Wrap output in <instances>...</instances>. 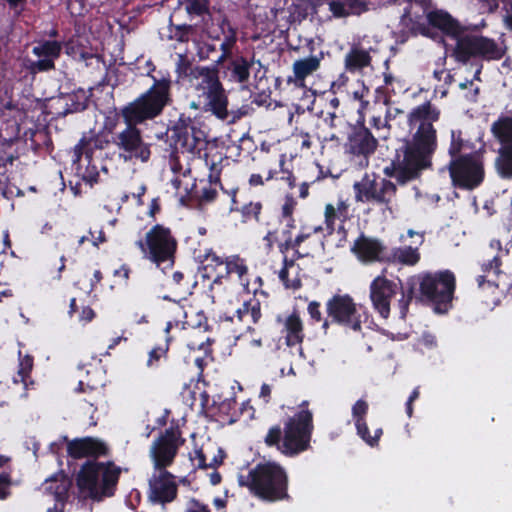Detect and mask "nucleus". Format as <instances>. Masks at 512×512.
Segmentation results:
<instances>
[{
    "label": "nucleus",
    "mask_w": 512,
    "mask_h": 512,
    "mask_svg": "<svg viewBox=\"0 0 512 512\" xmlns=\"http://www.w3.org/2000/svg\"><path fill=\"white\" fill-rule=\"evenodd\" d=\"M440 115V109L429 100L411 109L407 115L411 136L396 150L390 164L383 169L386 177L405 185L432 169L433 156L438 148L434 123L440 119Z\"/></svg>",
    "instance_id": "nucleus-1"
},
{
    "label": "nucleus",
    "mask_w": 512,
    "mask_h": 512,
    "mask_svg": "<svg viewBox=\"0 0 512 512\" xmlns=\"http://www.w3.org/2000/svg\"><path fill=\"white\" fill-rule=\"evenodd\" d=\"M152 78L154 82L147 91L120 108L119 114L126 127L112 136V143L124 153L125 159H135L142 163L150 160L152 144L144 141L138 125L159 117L171 101L170 79Z\"/></svg>",
    "instance_id": "nucleus-2"
},
{
    "label": "nucleus",
    "mask_w": 512,
    "mask_h": 512,
    "mask_svg": "<svg viewBox=\"0 0 512 512\" xmlns=\"http://www.w3.org/2000/svg\"><path fill=\"white\" fill-rule=\"evenodd\" d=\"M419 289L420 298L431 304L437 313H446L452 308L456 288V278L452 271L443 270L407 278L401 285V298L398 300L400 317L404 319L411 301L416 298Z\"/></svg>",
    "instance_id": "nucleus-3"
},
{
    "label": "nucleus",
    "mask_w": 512,
    "mask_h": 512,
    "mask_svg": "<svg viewBox=\"0 0 512 512\" xmlns=\"http://www.w3.org/2000/svg\"><path fill=\"white\" fill-rule=\"evenodd\" d=\"M313 431V413L308 402L303 401L298 410L283 420V428L276 424L268 429L264 442L268 447H276L283 455L294 457L311 448Z\"/></svg>",
    "instance_id": "nucleus-4"
},
{
    "label": "nucleus",
    "mask_w": 512,
    "mask_h": 512,
    "mask_svg": "<svg viewBox=\"0 0 512 512\" xmlns=\"http://www.w3.org/2000/svg\"><path fill=\"white\" fill-rule=\"evenodd\" d=\"M238 483L264 502L274 503L289 498L288 473L283 466L273 461L256 464L246 475L238 476Z\"/></svg>",
    "instance_id": "nucleus-5"
},
{
    "label": "nucleus",
    "mask_w": 512,
    "mask_h": 512,
    "mask_svg": "<svg viewBox=\"0 0 512 512\" xmlns=\"http://www.w3.org/2000/svg\"><path fill=\"white\" fill-rule=\"evenodd\" d=\"M196 77L200 81L196 85V90L200 92L199 97L204 99L203 109L210 112L216 118L222 121L234 123L245 113L239 112L233 114L229 119L228 95L219 78V68L217 66H198L195 68Z\"/></svg>",
    "instance_id": "nucleus-6"
},
{
    "label": "nucleus",
    "mask_w": 512,
    "mask_h": 512,
    "mask_svg": "<svg viewBox=\"0 0 512 512\" xmlns=\"http://www.w3.org/2000/svg\"><path fill=\"white\" fill-rule=\"evenodd\" d=\"M143 257L164 271L175 264L178 241L169 227L163 224L153 225L144 239L136 241Z\"/></svg>",
    "instance_id": "nucleus-7"
},
{
    "label": "nucleus",
    "mask_w": 512,
    "mask_h": 512,
    "mask_svg": "<svg viewBox=\"0 0 512 512\" xmlns=\"http://www.w3.org/2000/svg\"><path fill=\"white\" fill-rule=\"evenodd\" d=\"M199 258L204 271L203 276L211 278L214 275L212 284H223L235 275L240 285L248 288L249 267L245 258L238 254L220 256L213 249H207Z\"/></svg>",
    "instance_id": "nucleus-8"
},
{
    "label": "nucleus",
    "mask_w": 512,
    "mask_h": 512,
    "mask_svg": "<svg viewBox=\"0 0 512 512\" xmlns=\"http://www.w3.org/2000/svg\"><path fill=\"white\" fill-rule=\"evenodd\" d=\"M327 317L322 323L326 331L331 324L360 332L362 324L368 321V313L358 306L349 294H334L326 302Z\"/></svg>",
    "instance_id": "nucleus-9"
},
{
    "label": "nucleus",
    "mask_w": 512,
    "mask_h": 512,
    "mask_svg": "<svg viewBox=\"0 0 512 512\" xmlns=\"http://www.w3.org/2000/svg\"><path fill=\"white\" fill-rule=\"evenodd\" d=\"M505 50L492 38L463 32L456 40L452 56L459 63L466 64L470 60L498 61Z\"/></svg>",
    "instance_id": "nucleus-10"
},
{
    "label": "nucleus",
    "mask_w": 512,
    "mask_h": 512,
    "mask_svg": "<svg viewBox=\"0 0 512 512\" xmlns=\"http://www.w3.org/2000/svg\"><path fill=\"white\" fill-rule=\"evenodd\" d=\"M199 125L200 123L195 117L181 113L177 120L171 122L169 130L171 140L181 148L182 153L186 152L192 157L204 159L208 141L205 131Z\"/></svg>",
    "instance_id": "nucleus-11"
},
{
    "label": "nucleus",
    "mask_w": 512,
    "mask_h": 512,
    "mask_svg": "<svg viewBox=\"0 0 512 512\" xmlns=\"http://www.w3.org/2000/svg\"><path fill=\"white\" fill-rule=\"evenodd\" d=\"M447 170L454 188L473 191L485 180L484 157L478 152H467L463 157L450 160Z\"/></svg>",
    "instance_id": "nucleus-12"
},
{
    "label": "nucleus",
    "mask_w": 512,
    "mask_h": 512,
    "mask_svg": "<svg viewBox=\"0 0 512 512\" xmlns=\"http://www.w3.org/2000/svg\"><path fill=\"white\" fill-rule=\"evenodd\" d=\"M355 200L362 203H371L383 206L385 210L392 211V203L397 194V186L392 181L376 175L365 173L360 181L353 184Z\"/></svg>",
    "instance_id": "nucleus-13"
},
{
    "label": "nucleus",
    "mask_w": 512,
    "mask_h": 512,
    "mask_svg": "<svg viewBox=\"0 0 512 512\" xmlns=\"http://www.w3.org/2000/svg\"><path fill=\"white\" fill-rule=\"evenodd\" d=\"M180 432L172 427L165 429L150 447V458L155 471H167L178 454L184 440L179 441Z\"/></svg>",
    "instance_id": "nucleus-14"
},
{
    "label": "nucleus",
    "mask_w": 512,
    "mask_h": 512,
    "mask_svg": "<svg viewBox=\"0 0 512 512\" xmlns=\"http://www.w3.org/2000/svg\"><path fill=\"white\" fill-rule=\"evenodd\" d=\"M295 228V221H287L280 232V237L275 239L280 253H288L290 249H303L309 242L311 248L318 246L317 241L313 239V235L320 233L321 225L301 224L298 232L294 234L293 230Z\"/></svg>",
    "instance_id": "nucleus-15"
},
{
    "label": "nucleus",
    "mask_w": 512,
    "mask_h": 512,
    "mask_svg": "<svg viewBox=\"0 0 512 512\" xmlns=\"http://www.w3.org/2000/svg\"><path fill=\"white\" fill-rule=\"evenodd\" d=\"M378 140L370 129L365 126V118L361 116L357 123L351 126L345 144L346 151L354 156L368 158L376 151Z\"/></svg>",
    "instance_id": "nucleus-16"
},
{
    "label": "nucleus",
    "mask_w": 512,
    "mask_h": 512,
    "mask_svg": "<svg viewBox=\"0 0 512 512\" xmlns=\"http://www.w3.org/2000/svg\"><path fill=\"white\" fill-rule=\"evenodd\" d=\"M324 222L321 225L322 230L319 234H323L322 239L317 241L318 245L324 247L327 237L332 236L335 231L338 233H346L344 224L349 220V204L346 200L338 199L337 202L327 203L324 207Z\"/></svg>",
    "instance_id": "nucleus-17"
},
{
    "label": "nucleus",
    "mask_w": 512,
    "mask_h": 512,
    "mask_svg": "<svg viewBox=\"0 0 512 512\" xmlns=\"http://www.w3.org/2000/svg\"><path fill=\"white\" fill-rule=\"evenodd\" d=\"M403 284L400 280L396 283L384 276H378L371 282L370 299L374 309L382 318L387 319L389 317L391 299L397 294Z\"/></svg>",
    "instance_id": "nucleus-18"
},
{
    "label": "nucleus",
    "mask_w": 512,
    "mask_h": 512,
    "mask_svg": "<svg viewBox=\"0 0 512 512\" xmlns=\"http://www.w3.org/2000/svg\"><path fill=\"white\" fill-rule=\"evenodd\" d=\"M103 467L104 463L88 460L81 466L76 476V485L79 491L86 493L94 501H100L98 483Z\"/></svg>",
    "instance_id": "nucleus-19"
},
{
    "label": "nucleus",
    "mask_w": 512,
    "mask_h": 512,
    "mask_svg": "<svg viewBox=\"0 0 512 512\" xmlns=\"http://www.w3.org/2000/svg\"><path fill=\"white\" fill-rule=\"evenodd\" d=\"M351 251L364 262H387L388 248L379 240L366 237L363 233L354 241Z\"/></svg>",
    "instance_id": "nucleus-20"
},
{
    "label": "nucleus",
    "mask_w": 512,
    "mask_h": 512,
    "mask_svg": "<svg viewBox=\"0 0 512 512\" xmlns=\"http://www.w3.org/2000/svg\"><path fill=\"white\" fill-rule=\"evenodd\" d=\"M149 481L150 495L154 502L165 504L172 502L177 496V485L169 471H158Z\"/></svg>",
    "instance_id": "nucleus-21"
},
{
    "label": "nucleus",
    "mask_w": 512,
    "mask_h": 512,
    "mask_svg": "<svg viewBox=\"0 0 512 512\" xmlns=\"http://www.w3.org/2000/svg\"><path fill=\"white\" fill-rule=\"evenodd\" d=\"M369 410L367 401L359 399L352 406V417L354 420L357 435L370 447H377L379 445L380 438L383 435V429L377 428L374 431V435L370 434L366 416Z\"/></svg>",
    "instance_id": "nucleus-22"
},
{
    "label": "nucleus",
    "mask_w": 512,
    "mask_h": 512,
    "mask_svg": "<svg viewBox=\"0 0 512 512\" xmlns=\"http://www.w3.org/2000/svg\"><path fill=\"white\" fill-rule=\"evenodd\" d=\"M254 64V56L247 58L243 55H236L220 64L224 76L229 82L245 84L250 79V71Z\"/></svg>",
    "instance_id": "nucleus-23"
},
{
    "label": "nucleus",
    "mask_w": 512,
    "mask_h": 512,
    "mask_svg": "<svg viewBox=\"0 0 512 512\" xmlns=\"http://www.w3.org/2000/svg\"><path fill=\"white\" fill-rule=\"evenodd\" d=\"M427 22L433 28L439 29L444 35L454 40H457L463 32H466L465 26L443 10L430 11L427 14Z\"/></svg>",
    "instance_id": "nucleus-24"
},
{
    "label": "nucleus",
    "mask_w": 512,
    "mask_h": 512,
    "mask_svg": "<svg viewBox=\"0 0 512 512\" xmlns=\"http://www.w3.org/2000/svg\"><path fill=\"white\" fill-rule=\"evenodd\" d=\"M107 452L106 445L92 437L74 439L67 444V453L74 459L84 457H98L105 455Z\"/></svg>",
    "instance_id": "nucleus-25"
},
{
    "label": "nucleus",
    "mask_w": 512,
    "mask_h": 512,
    "mask_svg": "<svg viewBox=\"0 0 512 512\" xmlns=\"http://www.w3.org/2000/svg\"><path fill=\"white\" fill-rule=\"evenodd\" d=\"M410 10H404L400 18L398 30L393 32L394 39L398 44L406 43L411 37L418 34L428 36L429 28L425 21L415 20L410 15Z\"/></svg>",
    "instance_id": "nucleus-26"
},
{
    "label": "nucleus",
    "mask_w": 512,
    "mask_h": 512,
    "mask_svg": "<svg viewBox=\"0 0 512 512\" xmlns=\"http://www.w3.org/2000/svg\"><path fill=\"white\" fill-rule=\"evenodd\" d=\"M335 18L360 16L369 10V0H322Z\"/></svg>",
    "instance_id": "nucleus-27"
},
{
    "label": "nucleus",
    "mask_w": 512,
    "mask_h": 512,
    "mask_svg": "<svg viewBox=\"0 0 512 512\" xmlns=\"http://www.w3.org/2000/svg\"><path fill=\"white\" fill-rule=\"evenodd\" d=\"M110 142L102 133H95L94 131H90L88 134L84 133L74 147V157H77V160H81L83 156L85 158L93 157L95 150L106 148Z\"/></svg>",
    "instance_id": "nucleus-28"
},
{
    "label": "nucleus",
    "mask_w": 512,
    "mask_h": 512,
    "mask_svg": "<svg viewBox=\"0 0 512 512\" xmlns=\"http://www.w3.org/2000/svg\"><path fill=\"white\" fill-rule=\"evenodd\" d=\"M323 54L313 55L307 58L296 60L293 63L294 77H289L288 82L294 83L297 87H305V80L320 68Z\"/></svg>",
    "instance_id": "nucleus-29"
},
{
    "label": "nucleus",
    "mask_w": 512,
    "mask_h": 512,
    "mask_svg": "<svg viewBox=\"0 0 512 512\" xmlns=\"http://www.w3.org/2000/svg\"><path fill=\"white\" fill-rule=\"evenodd\" d=\"M501 266L502 261L498 255L494 256L488 262L483 263L481 266L483 274L479 275L476 279L478 286L482 288L485 284H487L489 287L500 288V280L505 276V274L501 271Z\"/></svg>",
    "instance_id": "nucleus-30"
},
{
    "label": "nucleus",
    "mask_w": 512,
    "mask_h": 512,
    "mask_svg": "<svg viewBox=\"0 0 512 512\" xmlns=\"http://www.w3.org/2000/svg\"><path fill=\"white\" fill-rule=\"evenodd\" d=\"M282 332L285 334V343L289 347L301 345L304 340V328L300 316L294 312L284 322Z\"/></svg>",
    "instance_id": "nucleus-31"
},
{
    "label": "nucleus",
    "mask_w": 512,
    "mask_h": 512,
    "mask_svg": "<svg viewBox=\"0 0 512 512\" xmlns=\"http://www.w3.org/2000/svg\"><path fill=\"white\" fill-rule=\"evenodd\" d=\"M224 39L220 45L221 54L215 60L212 66L220 67V64H224L228 59L232 57V50L237 42V31L233 28L227 19H224L220 25Z\"/></svg>",
    "instance_id": "nucleus-32"
},
{
    "label": "nucleus",
    "mask_w": 512,
    "mask_h": 512,
    "mask_svg": "<svg viewBox=\"0 0 512 512\" xmlns=\"http://www.w3.org/2000/svg\"><path fill=\"white\" fill-rule=\"evenodd\" d=\"M371 62L372 57L369 51L360 46H352L344 58L345 69L351 73H355L369 67Z\"/></svg>",
    "instance_id": "nucleus-33"
},
{
    "label": "nucleus",
    "mask_w": 512,
    "mask_h": 512,
    "mask_svg": "<svg viewBox=\"0 0 512 512\" xmlns=\"http://www.w3.org/2000/svg\"><path fill=\"white\" fill-rule=\"evenodd\" d=\"M204 162L210 170L208 175L209 185L201 189L199 200L201 203H211L217 197V190L211 185L220 183V169L217 168V163L214 160L209 159L208 153H204Z\"/></svg>",
    "instance_id": "nucleus-34"
},
{
    "label": "nucleus",
    "mask_w": 512,
    "mask_h": 512,
    "mask_svg": "<svg viewBox=\"0 0 512 512\" xmlns=\"http://www.w3.org/2000/svg\"><path fill=\"white\" fill-rule=\"evenodd\" d=\"M121 470L114 464H104L103 470L100 473L101 485L99 486L100 501L104 497H111L115 493L116 485L119 481Z\"/></svg>",
    "instance_id": "nucleus-35"
},
{
    "label": "nucleus",
    "mask_w": 512,
    "mask_h": 512,
    "mask_svg": "<svg viewBox=\"0 0 512 512\" xmlns=\"http://www.w3.org/2000/svg\"><path fill=\"white\" fill-rule=\"evenodd\" d=\"M250 316L253 324H257L262 317L261 303L253 297L247 301H244L242 306L239 307L232 316H228L226 313L221 316L222 320L233 322L234 318L238 321H243L244 317Z\"/></svg>",
    "instance_id": "nucleus-36"
},
{
    "label": "nucleus",
    "mask_w": 512,
    "mask_h": 512,
    "mask_svg": "<svg viewBox=\"0 0 512 512\" xmlns=\"http://www.w3.org/2000/svg\"><path fill=\"white\" fill-rule=\"evenodd\" d=\"M73 165L75 166V174L80 177L84 182L93 185L98 182L99 171L97 165L94 163L93 157L77 160L74 157Z\"/></svg>",
    "instance_id": "nucleus-37"
},
{
    "label": "nucleus",
    "mask_w": 512,
    "mask_h": 512,
    "mask_svg": "<svg viewBox=\"0 0 512 512\" xmlns=\"http://www.w3.org/2000/svg\"><path fill=\"white\" fill-rule=\"evenodd\" d=\"M388 257L387 262H399L405 265H415L420 260L417 247L412 246L388 249Z\"/></svg>",
    "instance_id": "nucleus-38"
},
{
    "label": "nucleus",
    "mask_w": 512,
    "mask_h": 512,
    "mask_svg": "<svg viewBox=\"0 0 512 512\" xmlns=\"http://www.w3.org/2000/svg\"><path fill=\"white\" fill-rule=\"evenodd\" d=\"M495 166L502 178L512 179V143L505 144L499 149Z\"/></svg>",
    "instance_id": "nucleus-39"
},
{
    "label": "nucleus",
    "mask_w": 512,
    "mask_h": 512,
    "mask_svg": "<svg viewBox=\"0 0 512 512\" xmlns=\"http://www.w3.org/2000/svg\"><path fill=\"white\" fill-rule=\"evenodd\" d=\"M32 52L37 57H45L55 62L62 52V43L56 40H45L34 46Z\"/></svg>",
    "instance_id": "nucleus-40"
},
{
    "label": "nucleus",
    "mask_w": 512,
    "mask_h": 512,
    "mask_svg": "<svg viewBox=\"0 0 512 512\" xmlns=\"http://www.w3.org/2000/svg\"><path fill=\"white\" fill-rule=\"evenodd\" d=\"M88 101L89 99L85 90L78 89L65 97L66 108L64 113L68 114L84 111L88 107Z\"/></svg>",
    "instance_id": "nucleus-41"
},
{
    "label": "nucleus",
    "mask_w": 512,
    "mask_h": 512,
    "mask_svg": "<svg viewBox=\"0 0 512 512\" xmlns=\"http://www.w3.org/2000/svg\"><path fill=\"white\" fill-rule=\"evenodd\" d=\"M470 148L468 141L463 138L461 130H451V140L448 147L450 160L465 156L467 154L465 151Z\"/></svg>",
    "instance_id": "nucleus-42"
},
{
    "label": "nucleus",
    "mask_w": 512,
    "mask_h": 512,
    "mask_svg": "<svg viewBox=\"0 0 512 512\" xmlns=\"http://www.w3.org/2000/svg\"><path fill=\"white\" fill-rule=\"evenodd\" d=\"M46 484L45 489L52 493L57 501H65L67 499L70 481L65 476H62L59 481L56 478L47 480Z\"/></svg>",
    "instance_id": "nucleus-43"
},
{
    "label": "nucleus",
    "mask_w": 512,
    "mask_h": 512,
    "mask_svg": "<svg viewBox=\"0 0 512 512\" xmlns=\"http://www.w3.org/2000/svg\"><path fill=\"white\" fill-rule=\"evenodd\" d=\"M492 131L502 143H512V117L501 118L494 122Z\"/></svg>",
    "instance_id": "nucleus-44"
},
{
    "label": "nucleus",
    "mask_w": 512,
    "mask_h": 512,
    "mask_svg": "<svg viewBox=\"0 0 512 512\" xmlns=\"http://www.w3.org/2000/svg\"><path fill=\"white\" fill-rule=\"evenodd\" d=\"M314 249L315 248H311V243L309 242L303 249H290L293 252L291 257H288L287 253H281L283 255L281 268L290 270L296 265L297 260L312 256Z\"/></svg>",
    "instance_id": "nucleus-45"
},
{
    "label": "nucleus",
    "mask_w": 512,
    "mask_h": 512,
    "mask_svg": "<svg viewBox=\"0 0 512 512\" xmlns=\"http://www.w3.org/2000/svg\"><path fill=\"white\" fill-rule=\"evenodd\" d=\"M185 10L190 16L203 17L210 14L209 0H183Z\"/></svg>",
    "instance_id": "nucleus-46"
},
{
    "label": "nucleus",
    "mask_w": 512,
    "mask_h": 512,
    "mask_svg": "<svg viewBox=\"0 0 512 512\" xmlns=\"http://www.w3.org/2000/svg\"><path fill=\"white\" fill-rule=\"evenodd\" d=\"M428 8L429 4L427 0H414L411 1L404 10H410V15L415 20L424 21V18L427 19V14L430 12L428 11Z\"/></svg>",
    "instance_id": "nucleus-47"
},
{
    "label": "nucleus",
    "mask_w": 512,
    "mask_h": 512,
    "mask_svg": "<svg viewBox=\"0 0 512 512\" xmlns=\"http://www.w3.org/2000/svg\"><path fill=\"white\" fill-rule=\"evenodd\" d=\"M172 40H176L180 43H186L189 41L190 34L193 31V27L189 24L170 25Z\"/></svg>",
    "instance_id": "nucleus-48"
},
{
    "label": "nucleus",
    "mask_w": 512,
    "mask_h": 512,
    "mask_svg": "<svg viewBox=\"0 0 512 512\" xmlns=\"http://www.w3.org/2000/svg\"><path fill=\"white\" fill-rule=\"evenodd\" d=\"M169 351V346L166 344L165 346H156L151 349L148 353L147 359V367L149 368H157L159 367V362L162 358H167Z\"/></svg>",
    "instance_id": "nucleus-49"
},
{
    "label": "nucleus",
    "mask_w": 512,
    "mask_h": 512,
    "mask_svg": "<svg viewBox=\"0 0 512 512\" xmlns=\"http://www.w3.org/2000/svg\"><path fill=\"white\" fill-rule=\"evenodd\" d=\"M297 205V200L292 195L287 194L281 207V217L287 221H295L294 212Z\"/></svg>",
    "instance_id": "nucleus-50"
},
{
    "label": "nucleus",
    "mask_w": 512,
    "mask_h": 512,
    "mask_svg": "<svg viewBox=\"0 0 512 512\" xmlns=\"http://www.w3.org/2000/svg\"><path fill=\"white\" fill-rule=\"evenodd\" d=\"M185 274L181 271H174L171 275V282L170 285H172L175 289H177L180 292L183 293H189L190 291V282L185 280Z\"/></svg>",
    "instance_id": "nucleus-51"
},
{
    "label": "nucleus",
    "mask_w": 512,
    "mask_h": 512,
    "mask_svg": "<svg viewBox=\"0 0 512 512\" xmlns=\"http://www.w3.org/2000/svg\"><path fill=\"white\" fill-rule=\"evenodd\" d=\"M278 278L286 289L299 290L302 287V281L297 276L293 279L289 278V270L281 268L278 272Z\"/></svg>",
    "instance_id": "nucleus-52"
},
{
    "label": "nucleus",
    "mask_w": 512,
    "mask_h": 512,
    "mask_svg": "<svg viewBox=\"0 0 512 512\" xmlns=\"http://www.w3.org/2000/svg\"><path fill=\"white\" fill-rule=\"evenodd\" d=\"M262 209V204L260 202H250L248 204H245L241 208V213L245 221L255 219L256 221H259V215Z\"/></svg>",
    "instance_id": "nucleus-53"
},
{
    "label": "nucleus",
    "mask_w": 512,
    "mask_h": 512,
    "mask_svg": "<svg viewBox=\"0 0 512 512\" xmlns=\"http://www.w3.org/2000/svg\"><path fill=\"white\" fill-rule=\"evenodd\" d=\"M40 59L37 61H33L30 65V70L33 73L36 72H46L55 69V62L52 59H48L45 57H39Z\"/></svg>",
    "instance_id": "nucleus-54"
},
{
    "label": "nucleus",
    "mask_w": 512,
    "mask_h": 512,
    "mask_svg": "<svg viewBox=\"0 0 512 512\" xmlns=\"http://www.w3.org/2000/svg\"><path fill=\"white\" fill-rule=\"evenodd\" d=\"M196 316H197V320L193 321V320L189 319L188 313L184 312L185 320L182 321V328L183 329H186V328H201L202 326L207 327V318L204 315V313L202 311H200V312H198L196 314Z\"/></svg>",
    "instance_id": "nucleus-55"
},
{
    "label": "nucleus",
    "mask_w": 512,
    "mask_h": 512,
    "mask_svg": "<svg viewBox=\"0 0 512 512\" xmlns=\"http://www.w3.org/2000/svg\"><path fill=\"white\" fill-rule=\"evenodd\" d=\"M12 478L10 472L0 474V500L7 499L11 494Z\"/></svg>",
    "instance_id": "nucleus-56"
},
{
    "label": "nucleus",
    "mask_w": 512,
    "mask_h": 512,
    "mask_svg": "<svg viewBox=\"0 0 512 512\" xmlns=\"http://www.w3.org/2000/svg\"><path fill=\"white\" fill-rule=\"evenodd\" d=\"M88 235H89V241H91V243L94 247L98 248L100 244L107 242L106 234H105L103 228H101V227L98 229L90 228L88 231Z\"/></svg>",
    "instance_id": "nucleus-57"
},
{
    "label": "nucleus",
    "mask_w": 512,
    "mask_h": 512,
    "mask_svg": "<svg viewBox=\"0 0 512 512\" xmlns=\"http://www.w3.org/2000/svg\"><path fill=\"white\" fill-rule=\"evenodd\" d=\"M33 367V358L31 356H25L20 361V368L18 371V375L21 378V381L25 383L26 378L29 377Z\"/></svg>",
    "instance_id": "nucleus-58"
},
{
    "label": "nucleus",
    "mask_w": 512,
    "mask_h": 512,
    "mask_svg": "<svg viewBox=\"0 0 512 512\" xmlns=\"http://www.w3.org/2000/svg\"><path fill=\"white\" fill-rule=\"evenodd\" d=\"M216 52V46L211 43L203 42L199 44L197 49V56L199 60H208L212 53Z\"/></svg>",
    "instance_id": "nucleus-59"
},
{
    "label": "nucleus",
    "mask_w": 512,
    "mask_h": 512,
    "mask_svg": "<svg viewBox=\"0 0 512 512\" xmlns=\"http://www.w3.org/2000/svg\"><path fill=\"white\" fill-rule=\"evenodd\" d=\"M308 314L315 322H322L325 318L322 317L321 304L318 301H311L307 307Z\"/></svg>",
    "instance_id": "nucleus-60"
},
{
    "label": "nucleus",
    "mask_w": 512,
    "mask_h": 512,
    "mask_svg": "<svg viewBox=\"0 0 512 512\" xmlns=\"http://www.w3.org/2000/svg\"><path fill=\"white\" fill-rule=\"evenodd\" d=\"M190 459L192 462L195 460L198 461L196 467L198 469H207V461H206V455L203 451V448H195L193 455L190 454Z\"/></svg>",
    "instance_id": "nucleus-61"
},
{
    "label": "nucleus",
    "mask_w": 512,
    "mask_h": 512,
    "mask_svg": "<svg viewBox=\"0 0 512 512\" xmlns=\"http://www.w3.org/2000/svg\"><path fill=\"white\" fill-rule=\"evenodd\" d=\"M185 512H211L208 505L201 503L199 500L192 498L190 500V506Z\"/></svg>",
    "instance_id": "nucleus-62"
},
{
    "label": "nucleus",
    "mask_w": 512,
    "mask_h": 512,
    "mask_svg": "<svg viewBox=\"0 0 512 512\" xmlns=\"http://www.w3.org/2000/svg\"><path fill=\"white\" fill-rule=\"evenodd\" d=\"M120 114H116L113 117H107L104 121V130L109 134H115L114 130L116 129L118 125Z\"/></svg>",
    "instance_id": "nucleus-63"
},
{
    "label": "nucleus",
    "mask_w": 512,
    "mask_h": 512,
    "mask_svg": "<svg viewBox=\"0 0 512 512\" xmlns=\"http://www.w3.org/2000/svg\"><path fill=\"white\" fill-rule=\"evenodd\" d=\"M95 317V312L90 306H84L79 315V320L84 322H90Z\"/></svg>",
    "instance_id": "nucleus-64"
}]
</instances>
